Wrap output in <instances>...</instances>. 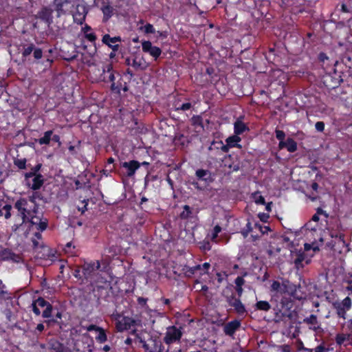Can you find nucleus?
Instances as JSON below:
<instances>
[{
  "label": "nucleus",
  "instance_id": "42",
  "mask_svg": "<svg viewBox=\"0 0 352 352\" xmlns=\"http://www.w3.org/2000/svg\"><path fill=\"white\" fill-rule=\"evenodd\" d=\"M254 201L256 204L265 205V198L260 194L259 192H256L252 195Z\"/></svg>",
  "mask_w": 352,
  "mask_h": 352
},
{
  "label": "nucleus",
  "instance_id": "55",
  "mask_svg": "<svg viewBox=\"0 0 352 352\" xmlns=\"http://www.w3.org/2000/svg\"><path fill=\"white\" fill-rule=\"evenodd\" d=\"M200 249L204 251H209L211 249L210 243L208 241H203L201 243Z\"/></svg>",
  "mask_w": 352,
  "mask_h": 352
},
{
  "label": "nucleus",
  "instance_id": "33",
  "mask_svg": "<svg viewBox=\"0 0 352 352\" xmlns=\"http://www.w3.org/2000/svg\"><path fill=\"white\" fill-rule=\"evenodd\" d=\"M249 130V127L239 119L234 124V133L239 136Z\"/></svg>",
  "mask_w": 352,
  "mask_h": 352
},
{
  "label": "nucleus",
  "instance_id": "63",
  "mask_svg": "<svg viewBox=\"0 0 352 352\" xmlns=\"http://www.w3.org/2000/svg\"><path fill=\"white\" fill-rule=\"evenodd\" d=\"M298 352H312V349L305 347L303 343L300 342V346L298 347Z\"/></svg>",
  "mask_w": 352,
  "mask_h": 352
},
{
  "label": "nucleus",
  "instance_id": "50",
  "mask_svg": "<svg viewBox=\"0 0 352 352\" xmlns=\"http://www.w3.org/2000/svg\"><path fill=\"white\" fill-rule=\"evenodd\" d=\"M329 348L327 347L324 343H322L314 349H312V352H329Z\"/></svg>",
  "mask_w": 352,
  "mask_h": 352
},
{
  "label": "nucleus",
  "instance_id": "8",
  "mask_svg": "<svg viewBox=\"0 0 352 352\" xmlns=\"http://www.w3.org/2000/svg\"><path fill=\"white\" fill-rule=\"evenodd\" d=\"M21 47V56L23 60L29 59L32 53H33V57L36 61L40 60L43 57L42 49L36 47L33 43L23 44Z\"/></svg>",
  "mask_w": 352,
  "mask_h": 352
},
{
  "label": "nucleus",
  "instance_id": "60",
  "mask_svg": "<svg viewBox=\"0 0 352 352\" xmlns=\"http://www.w3.org/2000/svg\"><path fill=\"white\" fill-rule=\"evenodd\" d=\"M3 209L4 210H6L5 218L6 219H9L11 217V213H10V210L12 209L11 205L6 204L3 206Z\"/></svg>",
  "mask_w": 352,
  "mask_h": 352
},
{
  "label": "nucleus",
  "instance_id": "35",
  "mask_svg": "<svg viewBox=\"0 0 352 352\" xmlns=\"http://www.w3.org/2000/svg\"><path fill=\"white\" fill-rule=\"evenodd\" d=\"M254 307L256 310L268 311L271 309V305L266 300H259L256 302Z\"/></svg>",
  "mask_w": 352,
  "mask_h": 352
},
{
  "label": "nucleus",
  "instance_id": "18",
  "mask_svg": "<svg viewBox=\"0 0 352 352\" xmlns=\"http://www.w3.org/2000/svg\"><path fill=\"white\" fill-rule=\"evenodd\" d=\"M87 13L88 10L85 5L78 4L76 8V11L73 14L74 23L78 25H82L85 21Z\"/></svg>",
  "mask_w": 352,
  "mask_h": 352
},
{
  "label": "nucleus",
  "instance_id": "27",
  "mask_svg": "<svg viewBox=\"0 0 352 352\" xmlns=\"http://www.w3.org/2000/svg\"><path fill=\"white\" fill-rule=\"evenodd\" d=\"M102 72L104 74V76L102 80L105 82H115L117 76V73L113 70V66L111 64H107L103 67Z\"/></svg>",
  "mask_w": 352,
  "mask_h": 352
},
{
  "label": "nucleus",
  "instance_id": "44",
  "mask_svg": "<svg viewBox=\"0 0 352 352\" xmlns=\"http://www.w3.org/2000/svg\"><path fill=\"white\" fill-rule=\"evenodd\" d=\"M140 29L146 34H154L156 32V30L153 25L148 23H147L144 26L141 27Z\"/></svg>",
  "mask_w": 352,
  "mask_h": 352
},
{
  "label": "nucleus",
  "instance_id": "62",
  "mask_svg": "<svg viewBox=\"0 0 352 352\" xmlns=\"http://www.w3.org/2000/svg\"><path fill=\"white\" fill-rule=\"evenodd\" d=\"M236 287H242L245 283V280L242 276H237L234 280Z\"/></svg>",
  "mask_w": 352,
  "mask_h": 352
},
{
  "label": "nucleus",
  "instance_id": "4",
  "mask_svg": "<svg viewBox=\"0 0 352 352\" xmlns=\"http://www.w3.org/2000/svg\"><path fill=\"white\" fill-rule=\"evenodd\" d=\"M195 104L196 102L191 98L177 95L173 101L172 109L178 113L185 112L192 109Z\"/></svg>",
  "mask_w": 352,
  "mask_h": 352
},
{
  "label": "nucleus",
  "instance_id": "10",
  "mask_svg": "<svg viewBox=\"0 0 352 352\" xmlns=\"http://www.w3.org/2000/svg\"><path fill=\"white\" fill-rule=\"evenodd\" d=\"M228 305L232 307L234 311L239 316H243L246 314L245 305L242 303L240 298H236L234 294H231L226 297Z\"/></svg>",
  "mask_w": 352,
  "mask_h": 352
},
{
  "label": "nucleus",
  "instance_id": "41",
  "mask_svg": "<svg viewBox=\"0 0 352 352\" xmlns=\"http://www.w3.org/2000/svg\"><path fill=\"white\" fill-rule=\"evenodd\" d=\"M32 205L37 204L36 199H41L42 195L40 192L34 190L32 194L27 197Z\"/></svg>",
  "mask_w": 352,
  "mask_h": 352
},
{
  "label": "nucleus",
  "instance_id": "22",
  "mask_svg": "<svg viewBox=\"0 0 352 352\" xmlns=\"http://www.w3.org/2000/svg\"><path fill=\"white\" fill-rule=\"evenodd\" d=\"M122 38L120 36L111 37L109 34H106L103 35L102 38V42L103 44L107 45L109 48H111L113 52H118L120 45L119 44H116L118 42H121Z\"/></svg>",
  "mask_w": 352,
  "mask_h": 352
},
{
  "label": "nucleus",
  "instance_id": "14",
  "mask_svg": "<svg viewBox=\"0 0 352 352\" xmlns=\"http://www.w3.org/2000/svg\"><path fill=\"white\" fill-rule=\"evenodd\" d=\"M100 268V262L99 261H94L90 262H85L82 266V273L83 278L88 280L92 278L94 272Z\"/></svg>",
  "mask_w": 352,
  "mask_h": 352
},
{
  "label": "nucleus",
  "instance_id": "54",
  "mask_svg": "<svg viewBox=\"0 0 352 352\" xmlns=\"http://www.w3.org/2000/svg\"><path fill=\"white\" fill-rule=\"evenodd\" d=\"M336 342L338 345H342L345 342V336L344 333H338L336 336Z\"/></svg>",
  "mask_w": 352,
  "mask_h": 352
},
{
  "label": "nucleus",
  "instance_id": "56",
  "mask_svg": "<svg viewBox=\"0 0 352 352\" xmlns=\"http://www.w3.org/2000/svg\"><path fill=\"white\" fill-rule=\"evenodd\" d=\"M85 38L91 43L95 42L97 38L94 32H88L85 34Z\"/></svg>",
  "mask_w": 352,
  "mask_h": 352
},
{
  "label": "nucleus",
  "instance_id": "9",
  "mask_svg": "<svg viewBox=\"0 0 352 352\" xmlns=\"http://www.w3.org/2000/svg\"><path fill=\"white\" fill-rule=\"evenodd\" d=\"M352 306L351 299L347 296L341 302H335L333 307L336 309L338 318L346 319V312L350 310Z\"/></svg>",
  "mask_w": 352,
  "mask_h": 352
},
{
  "label": "nucleus",
  "instance_id": "48",
  "mask_svg": "<svg viewBox=\"0 0 352 352\" xmlns=\"http://www.w3.org/2000/svg\"><path fill=\"white\" fill-rule=\"evenodd\" d=\"M221 232V227L219 225H216L212 232L211 240L215 241L218 237L219 234Z\"/></svg>",
  "mask_w": 352,
  "mask_h": 352
},
{
  "label": "nucleus",
  "instance_id": "7",
  "mask_svg": "<svg viewBox=\"0 0 352 352\" xmlns=\"http://www.w3.org/2000/svg\"><path fill=\"white\" fill-rule=\"evenodd\" d=\"M342 81L341 73L335 69L333 72L327 73L322 77V82L329 89L337 88Z\"/></svg>",
  "mask_w": 352,
  "mask_h": 352
},
{
  "label": "nucleus",
  "instance_id": "57",
  "mask_svg": "<svg viewBox=\"0 0 352 352\" xmlns=\"http://www.w3.org/2000/svg\"><path fill=\"white\" fill-rule=\"evenodd\" d=\"M38 174L39 173H37V172L34 171V168H32L30 172L25 173L24 174V180L31 179L33 177H35V175H38Z\"/></svg>",
  "mask_w": 352,
  "mask_h": 352
},
{
  "label": "nucleus",
  "instance_id": "24",
  "mask_svg": "<svg viewBox=\"0 0 352 352\" xmlns=\"http://www.w3.org/2000/svg\"><path fill=\"white\" fill-rule=\"evenodd\" d=\"M44 177L41 174L35 175L31 179L24 180L25 185L33 190H39L44 184Z\"/></svg>",
  "mask_w": 352,
  "mask_h": 352
},
{
  "label": "nucleus",
  "instance_id": "3",
  "mask_svg": "<svg viewBox=\"0 0 352 352\" xmlns=\"http://www.w3.org/2000/svg\"><path fill=\"white\" fill-rule=\"evenodd\" d=\"M195 178L196 179L191 182V184L198 190H204L213 182L211 172L202 168L195 171Z\"/></svg>",
  "mask_w": 352,
  "mask_h": 352
},
{
  "label": "nucleus",
  "instance_id": "31",
  "mask_svg": "<svg viewBox=\"0 0 352 352\" xmlns=\"http://www.w3.org/2000/svg\"><path fill=\"white\" fill-rule=\"evenodd\" d=\"M241 140V138L236 134L229 136L226 140V144H224V146H227V150H226V152L228 153L230 148H241V146L238 144Z\"/></svg>",
  "mask_w": 352,
  "mask_h": 352
},
{
  "label": "nucleus",
  "instance_id": "52",
  "mask_svg": "<svg viewBox=\"0 0 352 352\" xmlns=\"http://www.w3.org/2000/svg\"><path fill=\"white\" fill-rule=\"evenodd\" d=\"M38 307H45L50 302L45 300L42 297L38 298L36 300L34 301Z\"/></svg>",
  "mask_w": 352,
  "mask_h": 352
},
{
  "label": "nucleus",
  "instance_id": "11",
  "mask_svg": "<svg viewBox=\"0 0 352 352\" xmlns=\"http://www.w3.org/2000/svg\"><path fill=\"white\" fill-rule=\"evenodd\" d=\"M208 155L212 158H217L223 153H226L227 146H224V144L221 140H213L208 146Z\"/></svg>",
  "mask_w": 352,
  "mask_h": 352
},
{
  "label": "nucleus",
  "instance_id": "30",
  "mask_svg": "<svg viewBox=\"0 0 352 352\" xmlns=\"http://www.w3.org/2000/svg\"><path fill=\"white\" fill-rule=\"evenodd\" d=\"M241 322L234 320L226 323L223 327V332L226 335L232 336L236 330L240 327Z\"/></svg>",
  "mask_w": 352,
  "mask_h": 352
},
{
  "label": "nucleus",
  "instance_id": "46",
  "mask_svg": "<svg viewBox=\"0 0 352 352\" xmlns=\"http://www.w3.org/2000/svg\"><path fill=\"white\" fill-rule=\"evenodd\" d=\"M252 231V224L250 221H248L244 228L241 231V234L244 238H246L248 234Z\"/></svg>",
  "mask_w": 352,
  "mask_h": 352
},
{
  "label": "nucleus",
  "instance_id": "38",
  "mask_svg": "<svg viewBox=\"0 0 352 352\" xmlns=\"http://www.w3.org/2000/svg\"><path fill=\"white\" fill-rule=\"evenodd\" d=\"M98 335L96 336V340L99 344L104 343L107 341V336L105 330L100 327V329L97 331Z\"/></svg>",
  "mask_w": 352,
  "mask_h": 352
},
{
  "label": "nucleus",
  "instance_id": "53",
  "mask_svg": "<svg viewBox=\"0 0 352 352\" xmlns=\"http://www.w3.org/2000/svg\"><path fill=\"white\" fill-rule=\"evenodd\" d=\"M199 265L200 267V270H199L198 271H200V275H203L208 273V271L210 267V264L209 263H204V264Z\"/></svg>",
  "mask_w": 352,
  "mask_h": 352
},
{
  "label": "nucleus",
  "instance_id": "58",
  "mask_svg": "<svg viewBox=\"0 0 352 352\" xmlns=\"http://www.w3.org/2000/svg\"><path fill=\"white\" fill-rule=\"evenodd\" d=\"M341 11L344 13L352 14V6L351 5H346L345 3L341 4Z\"/></svg>",
  "mask_w": 352,
  "mask_h": 352
},
{
  "label": "nucleus",
  "instance_id": "61",
  "mask_svg": "<svg viewBox=\"0 0 352 352\" xmlns=\"http://www.w3.org/2000/svg\"><path fill=\"white\" fill-rule=\"evenodd\" d=\"M324 123L322 121H318L315 124L316 129L319 132H323L324 130Z\"/></svg>",
  "mask_w": 352,
  "mask_h": 352
},
{
  "label": "nucleus",
  "instance_id": "16",
  "mask_svg": "<svg viewBox=\"0 0 352 352\" xmlns=\"http://www.w3.org/2000/svg\"><path fill=\"white\" fill-rule=\"evenodd\" d=\"M142 50L144 53L151 55L155 60H157L162 52L159 47L153 46L150 41H144L142 42Z\"/></svg>",
  "mask_w": 352,
  "mask_h": 352
},
{
  "label": "nucleus",
  "instance_id": "26",
  "mask_svg": "<svg viewBox=\"0 0 352 352\" xmlns=\"http://www.w3.org/2000/svg\"><path fill=\"white\" fill-rule=\"evenodd\" d=\"M287 294L296 300H302L305 298V294L301 291V287L297 286L289 282Z\"/></svg>",
  "mask_w": 352,
  "mask_h": 352
},
{
  "label": "nucleus",
  "instance_id": "47",
  "mask_svg": "<svg viewBox=\"0 0 352 352\" xmlns=\"http://www.w3.org/2000/svg\"><path fill=\"white\" fill-rule=\"evenodd\" d=\"M74 249H75V246L72 245V242L67 243L64 248V250H65V253L69 254L71 256H73L76 254Z\"/></svg>",
  "mask_w": 352,
  "mask_h": 352
},
{
  "label": "nucleus",
  "instance_id": "29",
  "mask_svg": "<svg viewBox=\"0 0 352 352\" xmlns=\"http://www.w3.org/2000/svg\"><path fill=\"white\" fill-rule=\"evenodd\" d=\"M278 149L286 148L289 153H294L298 149L296 142L292 138H288L286 141L278 143Z\"/></svg>",
  "mask_w": 352,
  "mask_h": 352
},
{
  "label": "nucleus",
  "instance_id": "2",
  "mask_svg": "<svg viewBox=\"0 0 352 352\" xmlns=\"http://www.w3.org/2000/svg\"><path fill=\"white\" fill-rule=\"evenodd\" d=\"M14 207L21 217L22 222L25 223L31 215L36 214L38 204L32 205L27 197H21L14 203Z\"/></svg>",
  "mask_w": 352,
  "mask_h": 352
},
{
  "label": "nucleus",
  "instance_id": "64",
  "mask_svg": "<svg viewBox=\"0 0 352 352\" xmlns=\"http://www.w3.org/2000/svg\"><path fill=\"white\" fill-rule=\"evenodd\" d=\"M53 62V60L50 58H47L44 60L43 61V65L45 66V69L50 68Z\"/></svg>",
  "mask_w": 352,
  "mask_h": 352
},
{
  "label": "nucleus",
  "instance_id": "49",
  "mask_svg": "<svg viewBox=\"0 0 352 352\" xmlns=\"http://www.w3.org/2000/svg\"><path fill=\"white\" fill-rule=\"evenodd\" d=\"M275 135L277 140H279V142H285V133L280 129H276Z\"/></svg>",
  "mask_w": 352,
  "mask_h": 352
},
{
  "label": "nucleus",
  "instance_id": "15",
  "mask_svg": "<svg viewBox=\"0 0 352 352\" xmlns=\"http://www.w3.org/2000/svg\"><path fill=\"white\" fill-rule=\"evenodd\" d=\"M27 222H30L32 226H34L36 230L40 232L45 231L48 226V219L44 217L43 214L39 216L34 214L30 217Z\"/></svg>",
  "mask_w": 352,
  "mask_h": 352
},
{
  "label": "nucleus",
  "instance_id": "12",
  "mask_svg": "<svg viewBox=\"0 0 352 352\" xmlns=\"http://www.w3.org/2000/svg\"><path fill=\"white\" fill-rule=\"evenodd\" d=\"M331 248L336 252L342 254L343 252L349 250L348 243L345 240V236H338L331 239L329 243Z\"/></svg>",
  "mask_w": 352,
  "mask_h": 352
},
{
  "label": "nucleus",
  "instance_id": "34",
  "mask_svg": "<svg viewBox=\"0 0 352 352\" xmlns=\"http://www.w3.org/2000/svg\"><path fill=\"white\" fill-rule=\"evenodd\" d=\"M190 123L195 129L199 128L200 130H204V126L203 123V118L201 116H193L190 120Z\"/></svg>",
  "mask_w": 352,
  "mask_h": 352
},
{
  "label": "nucleus",
  "instance_id": "59",
  "mask_svg": "<svg viewBox=\"0 0 352 352\" xmlns=\"http://www.w3.org/2000/svg\"><path fill=\"white\" fill-rule=\"evenodd\" d=\"M138 303L141 307H146L147 306V301L148 298H144V297H138Z\"/></svg>",
  "mask_w": 352,
  "mask_h": 352
},
{
  "label": "nucleus",
  "instance_id": "40",
  "mask_svg": "<svg viewBox=\"0 0 352 352\" xmlns=\"http://www.w3.org/2000/svg\"><path fill=\"white\" fill-rule=\"evenodd\" d=\"M192 210L188 205L183 207V211L180 213L179 217L182 219H188L192 218Z\"/></svg>",
  "mask_w": 352,
  "mask_h": 352
},
{
  "label": "nucleus",
  "instance_id": "45",
  "mask_svg": "<svg viewBox=\"0 0 352 352\" xmlns=\"http://www.w3.org/2000/svg\"><path fill=\"white\" fill-rule=\"evenodd\" d=\"M324 214L326 218H328V214L324 211L322 208H318L316 210V214H314L311 218V221L314 222H318L319 221V215Z\"/></svg>",
  "mask_w": 352,
  "mask_h": 352
},
{
  "label": "nucleus",
  "instance_id": "6",
  "mask_svg": "<svg viewBox=\"0 0 352 352\" xmlns=\"http://www.w3.org/2000/svg\"><path fill=\"white\" fill-rule=\"evenodd\" d=\"M113 316L116 321V328L119 332L129 330L132 327H135L137 324L135 319L129 316H122L120 313L113 314Z\"/></svg>",
  "mask_w": 352,
  "mask_h": 352
},
{
  "label": "nucleus",
  "instance_id": "5",
  "mask_svg": "<svg viewBox=\"0 0 352 352\" xmlns=\"http://www.w3.org/2000/svg\"><path fill=\"white\" fill-rule=\"evenodd\" d=\"M327 229L331 239L338 236H345V229L341 221L338 217H331L327 222Z\"/></svg>",
  "mask_w": 352,
  "mask_h": 352
},
{
  "label": "nucleus",
  "instance_id": "28",
  "mask_svg": "<svg viewBox=\"0 0 352 352\" xmlns=\"http://www.w3.org/2000/svg\"><path fill=\"white\" fill-rule=\"evenodd\" d=\"M289 284V280H284L282 283L278 280H274L270 287L271 291L280 294H286Z\"/></svg>",
  "mask_w": 352,
  "mask_h": 352
},
{
  "label": "nucleus",
  "instance_id": "21",
  "mask_svg": "<svg viewBox=\"0 0 352 352\" xmlns=\"http://www.w3.org/2000/svg\"><path fill=\"white\" fill-rule=\"evenodd\" d=\"M0 258L2 261H12L16 263L22 261L20 254H15L9 248H4L0 252Z\"/></svg>",
  "mask_w": 352,
  "mask_h": 352
},
{
  "label": "nucleus",
  "instance_id": "51",
  "mask_svg": "<svg viewBox=\"0 0 352 352\" xmlns=\"http://www.w3.org/2000/svg\"><path fill=\"white\" fill-rule=\"evenodd\" d=\"M305 260V255L304 254H298L296 256V258L294 260V264L297 267H303L302 263Z\"/></svg>",
  "mask_w": 352,
  "mask_h": 352
},
{
  "label": "nucleus",
  "instance_id": "19",
  "mask_svg": "<svg viewBox=\"0 0 352 352\" xmlns=\"http://www.w3.org/2000/svg\"><path fill=\"white\" fill-rule=\"evenodd\" d=\"M140 342L142 344L145 352H157V346L161 345V340L153 337H150L146 340L140 339Z\"/></svg>",
  "mask_w": 352,
  "mask_h": 352
},
{
  "label": "nucleus",
  "instance_id": "36",
  "mask_svg": "<svg viewBox=\"0 0 352 352\" xmlns=\"http://www.w3.org/2000/svg\"><path fill=\"white\" fill-rule=\"evenodd\" d=\"M57 309V307H54L51 303H49L45 310L43 311L42 316L44 318H49L54 316V312Z\"/></svg>",
  "mask_w": 352,
  "mask_h": 352
},
{
  "label": "nucleus",
  "instance_id": "25",
  "mask_svg": "<svg viewBox=\"0 0 352 352\" xmlns=\"http://www.w3.org/2000/svg\"><path fill=\"white\" fill-rule=\"evenodd\" d=\"M116 74L119 79L117 82H113V83L111 84L110 89L111 91L118 94H120L122 90L124 92L128 91L129 87L127 83L124 81L119 73H117Z\"/></svg>",
  "mask_w": 352,
  "mask_h": 352
},
{
  "label": "nucleus",
  "instance_id": "37",
  "mask_svg": "<svg viewBox=\"0 0 352 352\" xmlns=\"http://www.w3.org/2000/svg\"><path fill=\"white\" fill-rule=\"evenodd\" d=\"M53 134L52 130L47 131L44 133V135L42 138H39L38 142L40 145H47L50 144L51 140V137Z\"/></svg>",
  "mask_w": 352,
  "mask_h": 352
},
{
  "label": "nucleus",
  "instance_id": "39",
  "mask_svg": "<svg viewBox=\"0 0 352 352\" xmlns=\"http://www.w3.org/2000/svg\"><path fill=\"white\" fill-rule=\"evenodd\" d=\"M199 270H200L199 265L193 267L185 265L183 268L185 276L189 278L192 277Z\"/></svg>",
  "mask_w": 352,
  "mask_h": 352
},
{
  "label": "nucleus",
  "instance_id": "32",
  "mask_svg": "<svg viewBox=\"0 0 352 352\" xmlns=\"http://www.w3.org/2000/svg\"><path fill=\"white\" fill-rule=\"evenodd\" d=\"M63 316V311L60 310L58 307H57V309H56L55 312H54V316L52 317H54L52 319L48 320L46 321V323L48 326L52 325V324H57L60 328H62V326L63 325V322L61 320Z\"/></svg>",
  "mask_w": 352,
  "mask_h": 352
},
{
  "label": "nucleus",
  "instance_id": "20",
  "mask_svg": "<svg viewBox=\"0 0 352 352\" xmlns=\"http://www.w3.org/2000/svg\"><path fill=\"white\" fill-rule=\"evenodd\" d=\"M100 8L103 14V22H107L113 16L116 11L109 0H102Z\"/></svg>",
  "mask_w": 352,
  "mask_h": 352
},
{
  "label": "nucleus",
  "instance_id": "1",
  "mask_svg": "<svg viewBox=\"0 0 352 352\" xmlns=\"http://www.w3.org/2000/svg\"><path fill=\"white\" fill-rule=\"evenodd\" d=\"M71 0H54L52 6L54 9L49 6H43L35 14L36 22L33 24L34 28L38 29L40 25L45 30L49 29L53 23V12L56 11V17L67 14V10L65 8L70 3Z\"/></svg>",
  "mask_w": 352,
  "mask_h": 352
},
{
  "label": "nucleus",
  "instance_id": "13",
  "mask_svg": "<svg viewBox=\"0 0 352 352\" xmlns=\"http://www.w3.org/2000/svg\"><path fill=\"white\" fill-rule=\"evenodd\" d=\"M141 166L140 163L135 160L121 163L120 167L122 168L123 175L127 177H133L136 170Z\"/></svg>",
  "mask_w": 352,
  "mask_h": 352
},
{
  "label": "nucleus",
  "instance_id": "23",
  "mask_svg": "<svg viewBox=\"0 0 352 352\" xmlns=\"http://www.w3.org/2000/svg\"><path fill=\"white\" fill-rule=\"evenodd\" d=\"M182 336V333L181 330L175 326H172L168 329L164 340L166 343L170 344L177 340H179Z\"/></svg>",
  "mask_w": 352,
  "mask_h": 352
},
{
  "label": "nucleus",
  "instance_id": "17",
  "mask_svg": "<svg viewBox=\"0 0 352 352\" xmlns=\"http://www.w3.org/2000/svg\"><path fill=\"white\" fill-rule=\"evenodd\" d=\"M302 322L307 325L309 329L314 331V332H321L322 331V328L321 327V322L318 320V317L315 314H311L307 317H305Z\"/></svg>",
  "mask_w": 352,
  "mask_h": 352
},
{
  "label": "nucleus",
  "instance_id": "43",
  "mask_svg": "<svg viewBox=\"0 0 352 352\" xmlns=\"http://www.w3.org/2000/svg\"><path fill=\"white\" fill-rule=\"evenodd\" d=\"M26 162H27V160L25 158H22V159L16 158L14 160V164L19 169H25L26 168Z\"/></svg>",
  "mask_w": 352,
  "mask_h": 352
}]
</instances>
